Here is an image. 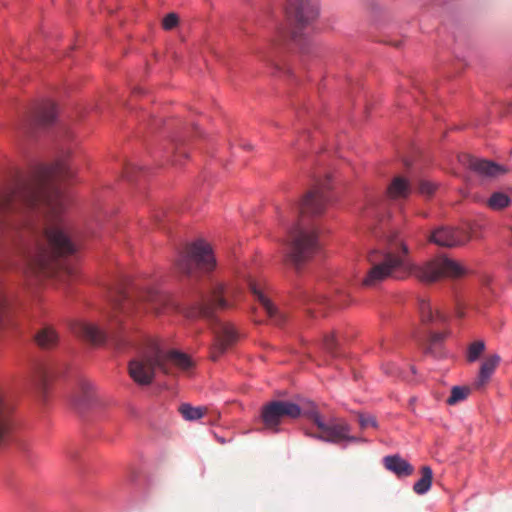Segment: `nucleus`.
Returning a JSON list of instances; mask_svg holds the SVG:
<instances>
[{
  "mask_svg": "<svg viewBox=\"0 0 512 512\" xmlns=\"http://www.w3.org/2000/svg\"><path fill=\"white\" fill-rule=\"evenodd\" d=\"M330 183L331 178L326 175L323 179L318 180L315 186L306 193L298 207L301 216H319L324 213L330 202Z\"/></svg>",
  "mask_w": 512,
  "mask_h": 512,
  "instance_id": "obj_9",
  "label": "nucleus"
},
{
  "mask_svg": "<svg viewBox=\"0 0 512 512\" xmlns=\"http://www.w3.org/2000/svg\"><path fill=\"white\" fill-rule=\"evenodd\" d=\"M445 338H446V333H444V332L430 333L429 338H428L429 346L431 347V346L437 345V344L441 343Z\"/></svg>",
  "mask_w": 512,
  "mask_h": 512,
  "instance_id": "obj_34",
  "label": "nucleus"
},
{
  "mask_svg": "<svg viewBox=\"0 0 512 512\" xmlns=\"http://www.w3.org/2000/svg\"><path fill=\"white\" fill-rule=\"evenodd\" d=\"M301 415V408L290 401L275 400L263 406L261 419L266 429L278 432V426L288 419H296Z\"/></svg>",
  "mask_w": 512,
  "mask_h": 512,
  "instance_id": "obj_8",
  "label": "nucleus"
},
{
  "mask_svg": "<svg viewBox=\"0 0 512 512\" xmlns=\"http://www.w3.org/2000/svg\"><path fill=\"white\" fill-rule=\"evenodd\" d=\"M337 347L338 343L335 339L334 333L326 334L322 341V348L326 353H328L332 357L337 356Z\"/></svg>",
  "mask_w": 512,
  "mask_h": 512,
  "instance_id": "obj_28",
  "label": "nucleus"
},
{
  "mask_svg": "<svg viewBox=\"0 0 512 512\" xmlns=\"http://www.w3.org/2000/svg\"><path fill=\"white\" fill-rule=\"evenodd\" d=\"M142 167L138 162H126L123 168V174L125 178L129 181H133L137 178L138 173H140Z\"/></svg>",
  "mask_w": 512,
  "mask_h": 512,
  "instance_id": "obj_30",
  "label": "nucleus"
},
{
  "mask_svg": "<svg viewBox=\"0 0 512 512\" xmlns=\"http://www.w3.org/2000/svg\"><path fill=\"white\" fill-rule=\"evenodd\" d=\"M358 421L362 429H366L368 427L377 428V421L373 415L359 414Z\"/></svg>",
  "mask_w": 512,
  "mask_h": 512,
  "instance_id": "obj_32",
  "label": "nucleus"
},
{
  "mask_svg": "<svg viewBox=\"0 0 512 512\" xmlns=\"http://www.w3.org/2000/svg\"><path fill=\"white\" fill-rule=\"evenodd\" d=\"M465 160H486L485 158L478 157V156H472V155H465Z\"/></svg>",
  "mask_w": 512,
  "mask_h": 512,
  "instance_id": "obj_37",
  "label": "nucleus"
},
{
  "mask_svg": "<svg viewBox=\"0 0 512 512\" xmlns=\"http://www.w3.org/2000/svg\"><path fill=\"white\" fill-rule=\"evenodd\" d=\"M413 191L411 182L404 176H395L387 188L388 197L391 200H405Z\"/></svg>",
  "mask_w": 512,
  "mask_h": 512,
  "instance_id": "obj_19",
  "label": "nucleus"
},
{
  "mask_svg": "<svg viewBox=\"0 0 512 512\" xmlns=\"http://www.w3.org/2000/svg\"><path fill=\"white\" fill-rule=\"evenodd\" d=\"M470 171L483 181L499 178L510 171L500 162H469Z\"/></svg>",
  "mask_w": 512,
  "mask_h": 512,
  "instance_id": "obj_15",
  "label": "nucleus"
},
{
  "mask_svg": "<svg viewBox=\"0 0 512 512\" xmlns=\"http://www.w3.org/2000/svg\"><path fill=\"white\" fill-rule=\"evenodd\" d=\"M192 361L185 353L177 350H165L157 342L150 341L147 347L129 362V375L138 385H149L156 369L164 374L174 373V368L188 370Z\"/></svg>",
  "mask_w": 512,
  "mask_h": 512,
  "instance_id": "obj_4",
  "label": "nucleus"
},
{
  "mask_svg": "<svg viewBox=\"0 0 512 512\" xmlns=\"http://www.w3.org/2000/svg\"><path fill=\"white\" fill-rule=\"evenodd\" d=\"M470 393V388L466 386H454L451 389V394L447 398L446 403L448 405H455L465 400Z\"/></svg>",
  "mask_w": 512,
  "mask_h": 512,
  "instance_id": "obj_27",
  "label": "nucleus"
},
{
  "mask_svg": "<svg viewBox=\"0 0 512 512\" xmlns=\"http://www.w3.org/2000/svg\"><path fill=\"white\" fill-rule=\"evenodd\" d=\"M179 412L182 417L188 421H194L202 418L207 409L204 407H193L190 404L184 403L179 406Z\"/></svg>",
  "mask_w": 512,
  "mask_h": 512,
  "instance_id": "obj_26",
  "label": "nucleus"
},
{
  "mask_svg": "<svg viewBox=\"0 0 512 512\" xmlns=\"http://www.w3.org/2000/svg\"><path fill=\"white\" fill-rule=\"evenodd\" d=\"M57 374L52 363L38 364L31 377L32 385L39 391H44L50 378Z\"/></svg>",
  "mask_w": 512,
  "mask_h": 512,
  "instance_id": "obj_20",
  "label": "nucleus"
},
{
  "mask_svg": "<svg viewBox=\"0 0 512 512\" xmlns=\"http://www.w3.org/2000/svg\"><path fill=\"white\" fill-rule=\"evenodd\" d=\"M421 474V478L415 482L413 486V491L419 495L425 494L429 491L433 479V472L429 466H423L421 468Z\"/></svg>",
  "mask_w": 512,
  "mask_h": 512,
  "instance_id": "obj_24",
  "label": "nucleus"
},
{
  "mask_svg": "<svg viewBox=\"0 0 512 512\" xmlns=\"http://www.w3.org/2000/svg\"><path fill=\"white\" fill-rule=\"evenodd\" d=\"M97 395L94 386L87 380H80L74 403L79 409H86L94 405Z\"/></svg>",
  "mask_w": 512,
  "mask_h": 512,
  "instance_id": "obj_18",
  "label": "nucleus"
},
{
  "mask_svg": "<svg viewBox=\"0 0 512 512\" xmlns=\"http://www.w3.org/2000/svg\"><path fill=\"white\" fill-rule=\"evenodd\" d=\"M457 315H458V317H463L464 316L463 312L460 311V310L457 312Z\"/></svg>",
  "mask_w": 512,
  "mask_h": 512,
  "instance_id": "obj_41",
  "label": "nucleus"
},
{
  "mask_svg": "<svg viewBox=\"0 0 512 512\" xmlns=\"http://www.w3.org/2000/svg\"><path fill=\"white\" fill-rule=\"evenodd\" d=\"M177 267L189 276L195 275L197 271H211L215 267V259L210 245L202 240L190 244L180 254Z\"/></svg>",
  "mask_w": 512,
  "mask_h": 512,
  "instance_id": "obj_6",
  "label": "nucleus"
},
{
  "mask_svg": "<svg viewBox=\"0 0 512 512\" xmlns=\"http://www.w3.org/2000/svg\"><path fill=\"white\" fill-rule=\"evenodd\" d=\"M74 171L68 162H45L29 175H17L13 184L0 192V232L13 224V218L32 213L43 220L27 252V269L50 276L58 268V258L76 251L61 215L68 205L62 186Z\"/></svg>",
  "mask_w": 512,
  "mask_h": 512,
  "instance_id": "obj_1",
  "label": "nucleus"
},
{
  "mask_svg": "<svg viewBox=\"0 0 512 512\" xmlns=\"http://www.w3.org/2000/svg\"><path fill=\"white\" fill-rule=\"evenodd\" d=\"M436 191V185L428 180H421L418 185V192L424 196H431Z\"/></svg>",
  "mask_w": 512,
  "mask_h": 512,
  "instance_id": "obj_31",
  "label": "nucleus"
},
{
  "mask_svg": "<svg viewBox=\"0 0 512 512\" xmlns=\"http://www.w3.org/2000/svg\"><path fill=\"white\" fill-rule=\"evenodd\" d=\"M23 224H24V225H30V224H31V222H30V220H28V219H24V220H23Z\"/></svg>",
  "mask_w": 512,
  "mask_h": 512,
  "instance_id": "obj_40",
  "label": "nucleus"
},
{
  "mask_svg": "<svg viewBox=\"0 0 512 512\" xmlns=\"http://www.w3.org/2000/svg\"><path fill=\"white\" fill-rule=\"evenodd\" d=\"M248 286L256 300L263 307L269 318L277 325L284 323L286 316L279 312L264 293L263 284L260 281L249 279Z\"/></svg>",
  "mask_w": 512,
  "mask_h": 512,
  "instance_id": "obj_14",
  "label": "nucleus"
},
{
  "mask_svg": "<svg viewBox=\"0 0 512 512\" xmlns=\"http://www.w3.org/2000/svg\"><path fill=\"white\" fill-rule=\"evenodd\" d=\"M233 295L232 288H227L221 283H213L210 290L201 293L191 307L183 309L168 294L161 293L154 288H136L123 282L110 291L111 313L107 331H103L96 324L87 321L74 323L72 331L76 336L91 344L99 345L109 338L118 348H122L126 345L125 337L120 335V329H125L124 320L139 311L141 306L149 308L156 315L183 312L189 318L202 317L213 322L215 342L211 348V358L216 361L239 338V334L232 324L214 319L215 310L231 307L230 298Z\"/></svg>",
  "mask_w": 512,
  "mask_h": 512,
  "instance_id": "obj_2",
  "label": "nucleus"
},
{
  "mask_svg": "<svg viewBox=\"0 0 512 512\" xmlns=\"http://www.w3.org/2000/svg\"><path fill=\"white\" fill-rule=\"evenodd\" d=\"M485 350V343L481 340L474 341L468 347L467 360L469 362L476 361Z\"/></svg>",
  "mask_w": 512,
  "mask_h": 512,
  "instance_id": "obj_29",
  "label": "nucleus"
},
{
  "mask_svg": "<svg viewBox=\"0 0 512 512\" xmlns=\"http://www.w3.org/2000/svg\"><path fill=\"white\" fill-rule=\"evenodd\" d=\"M492 210H502L511 204V198L504 192H494L486 202Z\"/></svg>",
  "mask_w": 512,
  "mask_h": 512,
  "instance_id": "obj_25",
  "label": "nucleus"
},
{
  "mask_svg": "<svg viewBox=\"0 0 512 512\" xmlns=\"http://www.w3.org/2000/svg\"><path fill=\"white\" fill-rule=\"evenodd\" d=\"M292 38L296 41L298 38V32L295 30L292 32Z\"/></svg>",
  "mask_w": 512,
  "mask_h": 512,
  "instance_id": "obj_39",
  "label": "nucleus"
},
{
  "mask_svg": "<svg viewBox=\"0 0 512 512\" xmlns=\"http://www.w3.org/2000/svg\"><path fill=\"white\" fill-rule=\"evenodd\" d=\"M37 344L44 349L54 347L58 342V335L51 327H44L35 336Z\"/></svg>",
  "mask_w": 512,
  "mask_h": 512,
  "instance_id": "obj_23",
  "label": "nucleus"
},
{
  "mask_svg": "<svg viewBox=\"0 0 512 512\" xmlns=\"http://www.w3.org/2000/svg\"><path fill=\"white\" fill-rule=\"evenodd\" d=\"M306 416L318 428L319 433L313 437L319 440L333 444L360 441V438L350 434L351 426L343 419L331 418L325 421L315 409L308 411Z\"/></svg>",
  "mask_w": 512,
  "mask_h": 512,
  "instance_id": "obj_7",
  "label": "nucleus"
},
{
  "mask_svg": "<svg viewBox=\"0 0 512 512\" xmlns=\"http://www.w3.org/2000/svg\"><path fill=\"white\" fill-rule=\"evenodd\" d=\"M367 259L371 267L362 281L366 287H375L390 277L413 276L421 282L432 283L444 277L460 278L468 273L460 262L445 256L422 265L411 263L408 248L398 234L388 236L385 247L369 251Z\"/></svg>",
  "mask_w": 512,
  "mask_h": 512,
  "instance_id": "obj_3",
  "label": "nucleus"
},
{
  "mask_svg": "<svg viewBox=\"0 0 512 512\" xmlns=\"http://www.w3.org/2000/svg\"><path fill=\"white\" fill-rule=\"evenodd\" d=\"M430 241L438 246L452 248L466 243L468 235L460 229L439 227L432 232Z\"/></svg>",
  "mask_w": 512,
  "mask_h": 512,
  "instance_id": "obj_13",
  "label": "nucleus"
},
{
  "mask_svg": "<svg viewBox=\"0 0 512 512\" xmlns=\"http://www.w3.org/2000/svg\"><path fill=\"white\" fill-rule=\"evenodd\" d=\"M383 463L387 470L393 472L398 477L410 476L414 471L413 466L399 455L386 456L383 459Z\"/></svg>",
  "mask_w": 512,
  "mask_h": 512,
  "instance_id": "obj_21",
  "label": "nucleus"
},
{
  "mask_svg": "<svg viewBox=\"0 0 512 512\" xmlns=\"http://www.w3.org/2000/svg\"><path fill=\"white\" fill-rule=\"evenodd\" d=\"M418 309L424 324L445 322L446 316L439 310H434L428 300L421 298L418 301Z\"/></svg>",
  "mask_w": 512,
  "mask_h": 512,
  "instance_id": "obj_22",
  "label": "nucleus"
},
{
  "mask_svg": "<svg viewBox=\"0 0 512 512\" xmlns=\"http://www.w3.org/2000/svg\"><path fill=\"white\" fill-rule=\"evenodd\" d=\"M501 358L498 354L488 356L481 364L479 374L473 384L476 390L483 389L490 381L496 368L500 364Z\"/></svg>",
  "mask_w": 512,
  "mask_h": 512,
  "instance_id": "obj_17",
  "label": "nucleus"
},
{
  "mask_svg": "<svg viewBox=\"0 0 512 512\" xmlns=\"http://www.w3.org/2000/svg\"><path fill=\"white\" fill-rule=\"evenodd\" d=\"M13 405L6 391L0 387V448L14 441L15 425L12 418Z\"/></svg>",
  "mask_w": 512,
  "mask_h": 512,
  "instance_id": "obj_11",
  "label": "nucleus"
},
{
  "mask_svg": "<svg viewBox=\"0 0 512 512\" xmlns=\"http://www.w3.org/2000/svg\"><path fill=\"white\" fill-rule=\"evenodd\" d=\"M53 158L51 160H69L70 158L80 157L79 150L75 143L69 137L57 139L51 147Z\"/></svg>",
  "mask_w": 512,
  "mask_h": 512,
  "instance_id": "obj_16",
  "label": "nucleus"
},
{
  "mask_svg": "<svg viewBox=\"0 0 512 512\" xmlns=\"http://www.w3.org/2000/svg\"><path fill=\"white\" fill-rule=\"evenodd\" d=\"M185 140L184 139H177L176 140V150L178 151V156L180 157H190L191 155H189L186 151V149H184L182 146H183V142Z\"/></svg>",
  "mask_w": 512,
  "mask_h": 512,
  "instance_id": "obj_36",
  "label": "nucleus"
},
{
  "mask_svg": "<svg viewBox=\"0 0 512 512\" xmlns=\"http://www.w3.org/2000/svg\"><path fill=\"white\" fill-rule=\"evenodd\" d=\"M193 131H194V133H195L196 135L201 136V132H200V130H199V128H198L197 126H194V127H193Z\"/></svg>",
  "mask_w": 512,
  "mask_h": 512,
  "instance_id": "obj_38",
  "label": "nucleus"
},
{
  "mask_svg": "<svg viewBox=\"0 0 512 512\" xmlns=\"http://www.w3.org/2000/svg\"><path fill=\"white\" fill-rule=\"evenodd\" d=\"M179 17L176 13L167 14L162 21V26L165 30H171L178 25Z\"/></svg>",
  "mask_w": 512,
  "mask_h": 512,
  "instance_id": "obj_33",
  "label": "nucleus"
},
{
  "mask_svg": "<svg viewBox=\"0 0 512 512\" xmlns=\"http://www.w3.org/2000/svg\"><path fill=\"white\" fill-rule=\"evenodd\" d=\"M6 308V297L2 289H0V327L2 326L3 316Z\"/></svg>",
  "mask_w": 512,
  "mask_h": 512,
  "instance_id": "obj_35",
  "label": "nucleus"
},
{
  "mask_svg": "<svg viewBox=\"0 0 512 512\" xmlns=\"http://www.w3.org/2000/svg\"><path fill=\"white\" fill-rule=\"evenodd\" d=\"M318 249L319 243L315 228L299 222L290 231L286 258L296 269L312 258Z\"/></svg>",
  "mask_w": 512,
  "mask_h": 512,
  "instance_id": "obj_5",
  "label": "nucleus"
},
{
  "mask_svg": "<svg viewBox=\"0 0 512 512\" xmlns=\"http://www.w3.org/2000/svg\"><path fill=\"white\" fill-rule=\"evenodd\" d=\"M318 0H291L287 8L289 19L304 27L318 16Z\"/></svg>",
  "mask_w": 512,
  "mask_h": 512,
  "instance_id": "obj_12",
  "label": "nucleus"
},
{
  "mask_svg": "<svg viewBox=\"0 0 512 512\" xmlns=\"http://www.w3.org/2000/svg\"><path fill=\"white\" fill-rule=\"evenodd\" d=\"M56 117V104L50 100L42 101L29 117L28 122L24 127V132L32 136L36 129L47 128L54 124Z\"/></svg>",
  "mask_w": 512,
  "mask_h": 512,
  "instance_id": "obj_10",
  "label": "nucleus"
}]
</instances>
